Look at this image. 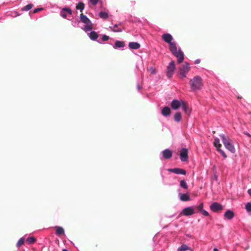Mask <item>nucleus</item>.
<instances>
[{
  "label": "nucleus",
  "mask_w": 251,
  "mask_h": 251,
  "mask_svg": "<svg viewBox=\"0 0 251 251\" xmlns=\"http://www.w3.org/2000/svg\"><path fill=\"white\" fill-rule=\"evenodd\" d=\"M162 39L169 45V50L177 58V62L181 63L184 60V53L180 48L177 50V44L176 42H172L173 36L170 33H164L162 36Z\"/></svg>",
  "instance_id": "obj_1"
},
{
  "label": "nucleus",
  "mask_w": 251,
  "mask_h": 251,
  "mask_svg": "<svg viewBox=\"0 0 251 251\" xmlns=\"http://www.w3.org/2000/svg\"><path fill=\"white\" fill-rule=\"evenodd\" d=\"M80 22L84 25L80 27V28L84 31L86 33L92 30L93 26L91 20L85 15L81 14L79 16Z\"/></svg>",
  "instance_id": "obj_2"
},
{
  "label": "nucleus",
  "mask_w": 251,
  "mask_h": 251,
  "mask_svg": "<svg viewBox=\"0 0 251 251\" xmlns=\"http://www.w3.org/2000/svg\"><path fill=\"white\" fill-rule=\"evenodd\" d=\"M219 136L225 148L231 153H234L235 152V149L232 141L229 137H226L224 134H221Z\"/></svg>",
  "instance_id": "obj_3"
},
{
  "label": "nucleus",
  "mask_w": 251,
  "mask_h": 251,
  "mask_svg": "<svg viewBox=\"0 0 251 251\" xmlns=\"http://www.w3.org/2000/svg\"><path fill=\"white\" fill-rule=\"evenodd\" d=\"M190 87L192 91L200 90L202 86V79L201 76L197 75L190 80Z\"/></svg>",
  "instance_id": "obj_4"
},
{
  "label": "nucleus",
  "mask_w": 251,
  "mask_h": 251,
  "mask_svg": "<svg viewBox=\"0 0 251 251\" xmlns=\"http://www.w3.org/2000/svg\"><path fill=\"white\" fill-rule=\"evenodd\" d=\"M190 65L187 62H184L178 69V75L181 78L186 76L187 74L190 71Z\"/></svg>",
  "instance_id": "obj_5"
},
{
  "label": "nucleus",
  "mask_w": 251,
  "mask_h": 251,
  "mask_svg": "<svg viewBox=\"0 0 251 251\" xmlns=\"http://www.w3.org/2000/svg\"><path fill=\"white\" fill-rule=\"evenodd\" d=\"M176 69V65L174 61L170 62L166 68V75L168 78L170 79L172 77L175 70Z\"/></svg>",
  "instance_id": "obj_6"
},
{
  "label": "nucleus",
  "mask_w": 251,
  "mask_h": 251,
  "mask_svg": "<svg viewBox=\"0 0 251 251\" xmlns=\"http://www.w3.org/2000/svg\"><path fill=\"white\" fill-rule=\"evenodd\" d=\"M223 206L220 203L214 202L210 205V209L214 212H217L223 209Z\"/></svg>",
  "instance_id": "obj_7"
},
{
  "label": "nucleus",
  "mask_w": 251,
  "mask_h": 251,
  "mask_svg": "<svg viewBox=\"0 0 251 251\" xmlns=\"http://www.w3.org/2000/svg\"><path fill=\"white\" fill-rule=\"evenodd\" d=\"M183 100H173L171 103V107L173 110H177L179 108L181 107L183 104Z\"/></svg>",
  "instance_id": "obj_8"
},
{
  "label": "nucleus",
  "mask_w": 251,
  "mask_h": 251,
  "mask_svg": "<svg viewBox=\"0 0 251 251\" xmlns=\"http://www.w3.org/2000/svg\"><path fill=\"white\" fill-rule=\"evenodd\" d=\"M188 151L187 149H186L185 148H183L181 149V150L180 151V153H179L180 159L181 161L185 162L188 160Z\"/></svg>",
  "instance_id": "obj_9"
},
{
  "label": "nucleus",
  "mask_w": 251,
  "mask_h": 251,
  "mask_svg": "<svg viewBox=\"0 0 251 251\" xmlns=\"http://www.w3.org/2000/svg\"><path fill=\"white\" fill-rule=\"evenodd\" d=\"M161 154L162 156L160 157L161 160L163 159H169L172 156L173 153L170 150L167 149L161 152Z\"/></svg>",
  "instance_id": "obj_10"
},
{
  "label": "nucleus",
  "mask_w": 251,
  "mask_h": 251,
  "mask_svg": "<svg viewBox=\"0 0 251 251\" xmlns=\"http://www.w3.org/2000/svg\"><path fill=\"white\" fill-rule=\"evenodd\" d=\"M168 171L176 175H185L186 174V171L185 170L179 168L168 169Z\"/></svg>",
  "instance_id": "obj_11"
},
{
  "label": "nucleus",
  "mask_w": 251,
  "mask_h": 251,
  "mask_svg": "<svg viewBox=\"0 0 251 251\" xmlns=\"http://www.w3.org/2000/svg\"><path fill=\"white\" fill-rule=\"evenodd\" d=\"M89 31H90L89 33H88V32H87L88 35L91 40L97 41V42H98L100 44H102V42L101 41L97 40L99 36H98V33L96 31H92V30Z\"/></svg>",
  "instance_id": "obj_12"
},
{
  "label": "nucleus",
  "mask_w": 251,
  "mask_h": 251,
  "mask_svg": "<svg viewBox=\"0 0 251 251\" xmlns=\"http://www.w3.org/2000/svg\"><path fill=\"white\" fill-rule=\"evenodd\" d=\"M194 209L193 206H188L184 208L182 212V213L186 216H189L194 214Z\"/></svg>",
  "instance_id": "obj_13"
},
{
  "label": "nucleus",
  "mask_w": 251,
  "mask_h": 251,
  "mask_svg": "<svg viewBox=\"0 0 251 251\" xmlns=\"http://www.w3.org/2000/svg\"><path fill=\"white\" fill-rule=\"evenodd\" d=\"M125 47V44L124 41L117 40L115 41V44L113 45V48L115 49H121L123 50V48Z\"/></svg>",
  "instance_id": "obj_14"
},
{
  "label": "nucleus",
  "mask_w": 251,
  "mask_h": 251,
  "mask_svg": "<svg viewBox=\"0 0 251 251\" xmlns=\"http://www.w3.org/2000/svg\"><path fill=\"white\" fill-rule=\"evenodd\" d=\"M183 111L187 115L189 116L191 113V110L189 106V104L186 102L183 101V104L181 106Z\"/></svg>",
  "instance_id": "obj_15"
},
{
  "label": "nucleus",
  "mask_w": 251,
  "mask_h": 251,
  "mask_svg": "<svg viewBox=\"0 0 251 251\" xmlns=\"http://www.w3.org/2000/svg\"><path fill=\"white\" fill-rule=\"evenodd\" d=\"M121 25V23H119L118 24H114L113 25L109 26V29L114 32H121L123 31V29L119 26Z\"/></svg>",
  "instance_id": "obj_16"
},
{
  "label": "nucleus",
  "mask_w": 251,
  "mask_h": 251,
  "mask_svg": "<svg viewBox=\"0 0 251 251\" xmlns=\"http://www.w3.org/2000/svg\"><path fill=\"white\" fill-rule=\"evenodd\" d=\"M161 113L163 116L167 117L171 114V109L168 106H164L162 108Z\"/></svg>",
  "instance_id": "obj_17"
},
{
  "label": "nucleus",
  "mask_w": 251,
  "mask_h": 251,
  "mask_svg": "<svg viewBox=\"0 0 251 251\" xmlns=\"http://www.w3.org/2000/svg\"><path fill=\"white\" fill-rule=\"evenodd\" d=\"M225 217L227 220H231L234 217V213L232 210L228 209L224 213Z\"/></svg>",
  "instance_id": "obj_18"
},
{
  "label": "nucleus",
  "mask_w": 251,
  "mask_h": 251,
  "mask_svg": "<svg viewBox=\"0 0 251 251\" xmlns=\"http://www.w3.org/2000/svg\"><path fill=\"white\" fill-rule=\"evenodd\" d=\"M55 229V234L58 236H60L61 235H65V230L64 229L60 226H55L54 227Z\"/></svg>",
  "instance_id": "obj_19"
},
{
  "label": "nucleus",
  "mask_w": 251,
  "mask_h": 251,
  "mask_svg": "<svg viewBox=\"0 0 251 251\" xmlns=\"http://www.w3.org/2000/svg\"><path fill=\"white\" fill-rule=\"evenodd\" d=\"M180 200L182 201H187L190 200V196L186 193L179 194Z\"/></svg>",
  "instance_id": "obj_20"
},
{
  "label": "nucleus",
  "mask_w": 251,
  "mask_h": 251,
  "mask_svg": "<svg viewBox=\"0 0 251 251\" xmlns=\"http://www.w3.org/2000/svg\"><path fill=\"white\" fill-rule=\"evenodd\" d=\"M128 47L130 49L137 50L140 48V44L138 42H131L128 44Z\"/></svg>",
  "instance_id": "obj_21"
},
{
  "label": "nucleus",
  "mask_w": 251,
  "mask_h": 251,
  "mask_svg": "<svg viewBox=\"0 0 251 251\" xmlns=\"http://www.w3.org/2000/svg\"><path fill=\"white\" fill-rule=\"evenodd\" d=\"M182 119V115L180 112H177L174 116V120L175 122L179 123Z\"/></svg>",
  "instance_id": "obj_22"
},
{
  "label": "nucleus",
  "mask_w": 251,
  "mask_h": 251,
  "mask_svg": "<svg viewBox=\"0 0 251 251\" xmlns=\"http://www.w3.org/2000/svg\"><path fill=\"white\" fill-rule=\"evenodd\" d=\"M71 22H71L72 25L74 27H80H80L82 26L79 25L80 22V20L78 19H75L74 20H72Z\"/></svg>",
  "instance_id": "obj_23"
},
{
  "label": "nucleus",
  "mask_w": 251,
  "mask_h": 251,
  "mask_svg": "<svg viewBox=\"0 0 251 251\" xmlns=\"http://www.w3.org/2000/svg\"><path fill=\"white\" fill-rule=\"evenodd\" d=\"M213 144L217 149L222 147L221 144L220 143V139L217 137L214 138Z\"/></svg>",
  "instance_id": "obj_24"
},
{
  "label": "nucleus",
  "mask_w": 251,
  "mask_h": 251,
  "mask_svg": "<svg viewBox=\"0 0 251 251\" xmlns=\"http://www.w3.org/2000/svg\"><path fill=\"white\" fill-rule=\"evenodd\" d=\"M190 250V248L185 244H182L181 246L178 248L177 251H186Z\"/></svg>",
  "instance_id": "obj_25"
},
{
  "label": "nucleus",
  "mask_w": 251,
  "mask_h": 251,
  "mask_svg": "<svg viewBox=\"0 0 251 251\" xmlns=\"http://www.w3.org/2000/svg\"><path fill=\"white\" fill-rule=\"evenodd\" d=\"M84 7L85 5L83 3V2L81 1L79 2L76 6V9L80 10L81 12H82L84 10Z\"/></svg>",
  "instance_id": "obj_26"
},
{
  "label": "nucleus",
  "mask_w": 251,
  "mask_h": 251,
  "mask_svg": "<svg viewBox=\"0 0 251 251\" xmlns=\"http://www.w3.org/2000/svg\"><path fill=\"white\" fill-rule=\"evenodd\" d=\"M99 16L103 19H106L108 17V14L107 12L104 11H100L99 13Z\"/></svg>",
  "instance_id": "obj_27"
},
{
  "label": "nucleus",
  "mask_w": 251,
  "mask_h": 251,
  "mask_svg": "<svg viewBox=\"0 0 251 251\" xmlns=\"http://www.w3.org/2000/svg\"><path fill=\"white\" fill-rule=\"evenodd\" d=\"M33 6V4L29 3L27 5H26V6L23 7L22 8V10L23 11H27L31 9L32 8Z\"/></svg>",
  "instance_id": "obj_28"
},
{
  "label": "nucleus",
  "mask_w": 251,
  "mask_h": 251,
  "mask_svg": "<svg viewBox=\"0 0 251 251\" xmlns=\"http://www.w3.org/2000/svg\"><path fill=\"white\" fill-rule=\"evenodd\" d=\"M180 186L181 187L187 189L188 187V185L185 180H181L180 181Z\"/></svg>",
  "instance_id": "obj_29"
},
{
  "label": "nucleus",
  "mask_w": 251,
  "mask_h": 251,
  "mask_svg": "<svg viewBox=\"0 0 251 251\" xmlns=\"http://www.w3.org/2000/svg\"><path fill=\"white\" fill-rule=\"evenodd\" d=\"M27 241L30 244H33L35 242L36 238L33 236L28 237L27 239Z\"/></svg>",
  "instance_id": "obj_30"
},
{
  "label": "nucleus",
  "mask_w": 251,
  "mask_h": 251,
  "mask_svg": "<svg viewBox=\"0 0 251 251\" xmlns=\"http://www.w3.org/2000/svg\"><path fill=\"white\" fill-rule=\"evenodd\" d=\"M25 243V239L22 237V238H21L19 241H18V242L17 243V244H16V246L18 247H20L21 246L23 245Z\"/></svg>",
  "instance_id": "obj_31"
},
{
  "label": "nucleus",
  "mask_w": 251,
  "mask_h": 251,
  "mask_svg": "<svg viewBox=\"0 0 251 251\" xmlns=\"http://www.w3.org/2000/svg\"><path fill=\"white\" fill-rule=\"evenodd\" d=\"M217 150L219 152L221 153V154L224 158H226L227 157V155H226V153L221 149V148H219L218 149H217Z\"/></svg>",
  "instance_id": "obj_32"
},
{
  "label": "nucleus",
  "mask_w": 251,
  "mask_h": 251,
  "mask_svg": "<svg viewBox=\"0 0 251 251\" xmlns=\"http://www.w3.org/2000/svg\"><path fill=\"white\" fill-rule=\"evenodd\" d=\"M245 208L247 212H251V202H247L245 205Z\"/></svg>",
  "instance_id": "obj_33"
},
{
  "label": "nucleus",
  "mask_w": 251,
  "mask_h": 251,
  "mask_svg": "<svg viewBox=\"0 0 251 251\" xmlns=\"http://www.w3.org/2000/svg\"><path fill=\"white\" fill-rule=\"evenodd\" d=\"M89 2L93 5H96L99 2H100V0H89Z\"/></svg>",
  "instance_id": "obj_34"
},
{
  "label": "nucleus",
  "mask_w": 251,
  "mask_h": 251,
  "mask_svg": "<svg viewBox=\"0 0 251 251\" xmlns=\"http://www.w3.org/2000/svg\"><path fill=\"white\" fill-rule=\"evenodd\" d=\"M63 11H64L66 13H68L69 14H70V15H72V10H71V9L70 8H69V7H64V8H63Z\"/></svg>",
  "instance_id": "obj_35"
},
{
  "label": "nucleus",
  "mask_w": 251,
  "mask_h": 251,
  "mask_svg": "<svg viewBox=\"0 0 251 251\" xmlns=\"http://www.w3.org/2000/svg\"><path fill=\"white\" fill-rule=\"evenodd\" d=\"M60 15L63 18H66L67 17V13L63 11V9L62 8V10L60 12Z\"/></svg>",
  "instance_id": "obj_36"
},
{
  "label": "nucleus",
  "mask_w": 251,
  "mask_h": 251,
  "mask_svg": "<svg viewBox=\"0 0 251 251\" xmlns=\"http://www.w3.org/2000/svg\"><path fill=\"white\" fill-rule=\"evenodd\" d=\"M109 37L106 35H102L101 37L102 41H107L109 40Z\"/></svg>",
  "instance_id": "obj_37"
},
{
  "label": "nucleus",
  "mask_w": 251,
  "mask_h": 251,
  "mask_svg": "<svg viewBox=\"0 0 251 251\" xmlns=\"http://www.w3.org/2000/svg\"><path fill=\"white\" fill-rule=\"evenodd\" d=\"M149 71L150 72L151 74L152 75L155 74L156 73V70L153 67H151L149 68Z\"/></svg>",
  "instance_id": "obj_38"
},
{
  "label": "nucleus",
  "mask_w": 251,
  "mask_h": 251,
  "mask_svg": "<svg viewBox=\"0 0 251 251\" xmlns=\"http://www.w3.org/2000/svg\"><path fill=\"white\" fill-rule=\"evenodd\" d=\"M200 212L202 210L203 207V203L201 202L198 206H196Z\"/></svg>",
  "instance_id": "obj_39"
},
{
  "label": "nucleus",
  "mask_w": 251,
  "mask_h": 251,
  "mask_svg": "<svg viewBox=\"0 0 251 251\" xmlns=\"http://www.w3.org/2000/svg\"><path fill=\"white\" fill-rule=\"evenodd\" d=\"M201 214L204 216H208L209 215L208 212L204 209H203L201 211Z\"/></svg>",
  "instance_id": "obj_40"
},
{
  "label": "nucleus",
  "mask_w": 251,
  "mask_h": 251,
  "mask_svg": "<svg viewBox=\"0 0 251 251\" xmlns=\"http://www.w3.org/2000/svg\"><path fill=\"white\" fill-rule=\"evenodd\" d=\"M43 10V7H38L34 9L33 13H36L39 11H42Z\"/></svg>",
  "instance_id": "obj_41"
},
{
  "label": "nucleus",
  "mask_w": 251,
  "mask_h": 251,
  "mask_svg": "<svg viewBox=\"0 0 251 251\" xmlns=\"http://www.w3.org/2000/svg\"><path fill=\"white\" fill-rule=\"evenodd\" d=\"M19 15H20V14H19L17 12L15 11L13 13V15H12V16L14 17H16Z\"/></svg>",
  "instance_id": "obj_42"
},
{
  "label": "nucleus",
  "mask_w": 251,
  "mask_h": 251,
  "mask_svg": "<svg viewBox=\"0 0 251 251\" xmlns=\"http://www.w3.org/2000/svg\"><path fill=\"white\" fill-rule=\"evenodd\" d=\"M200 62H201V60L200 59H197L195 60V61H194V63L195 64H198Z\"/></svg>",
  "instance_id": "obj_43"
},
{
  "label": "nucleus",
  "mask_w": 251,
  "mask_h": 251,
  "mask_svg": "<svg viewBox=\"0 0 251 251\" xmlns=\"http://www.w3.org/2000/svg\"><path fill=\"white\" fill-rule=\"evenodd\" d=\"M137 88L139 92H140V90L141 89V87L140 86L139 84L138 83L137 85Z\"/></svg>",
  "instance_id": "obj_44"
},
{
  "label": "nucleus",
  "mask_w": 251,
  "mask_h": 251,
  "mask_svg": "<svg viewBox=\"0 0 251 251\" xmlns=\"http://www.w3.org/2000/svg\"><path fill=\"white\" fill-rule=\"evenodd\" d=\"M248 193L250 196H251V189H249L248 190Z\"/></svg>",
  "instance_id": "obj_45"
},
{
  "label": "nucleus",
  "mask_w": 251,
  "mask_h": 251,
  "mask_svg": "<svg viewBox=\"0 0 251 251\" xmlns=\"http://www.w3.org/2000/svg\"><path fill=\"white\" fill-rule=\"evenodd\" d=\"M213 251H219V250L218 249L214 248L213 249Z\"/></svg>",
  "instance_id": "obj_46"
},
{
  "label": "nucleus",
  "mask_w": 251,
  "mask_h": 251,
  "mask_svg": "<svg viewBox=\"0 0 251 251\" xmlns=\"http://www.w3.org/2000/svg\"><path fill=\"white\" fill-rule=\"evenodd\" d=\"M62 251H69L66 249H64L62 250Z\"/></svg>",
  "instance_id": "obj_47"
},
{
  "label": "nucleus",
  "mask_w": 251,
  "mask_h": 251,
  "mask_svg": "<svg viewBox=\"0 0 251 251\" xmlns=\"http://www.w3.org/2000/svg\"><path fill=\"white\" fill-rule=\"evenodd\" d=\"M246 134H247L248 136H250V137H251V135L250 134H249V133H246Z\"/></svg>",
  "instance_id": "obj_48"
},
{
  "label": "nucleus",
  "mask_w": 251,
  "mask_h": 251,
  "mask_svg": "<svg viewBox=\"0 0 251 251\" xmlns=\"http://www.w3.org/2000/svg\"><path fill=\"white\" fill-rule=\"evenodd\" d=\"M237 98H238V99H240V97H239V96H238V97H237Z\"/></svg>",
  "instance_id": "obj_49"
}]
</instances>
